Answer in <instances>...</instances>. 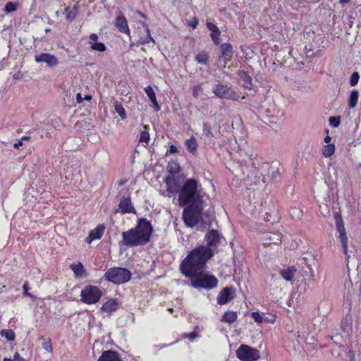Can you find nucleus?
Segmentation results:
<instances>
[{
  "label": "nucleus",
  "instance_id": "nucleus-39",
  "mask_svg": "<svg viewBox=\"0 0 361 361\" xmlns=\"http://www.w3.org/2000/svg\"><path fill=\"white\" fill-rule=\"evenodd\" d=\"M143 25L146 27V31L147 32V37L145 39L140 40L139 44H148L150 42H152L154 44H155L156 43L155 40L154 39V38L150 35V31H149V29L148 27V25L146 23H143Z\"/></svg>",
  "mask_w": 361,
  "mask_h": 361
},
{
  "label": "nucleus",
  "instance_id": "nucleus-37",
  "mask_svg": "<svg viewBox=\"0 0 361 361\" xmlns=\"http://www.w3.org/2000/svg\"><path fill=\"white\" fill-rule=\"evenodd\" d=\"M0 334L1 336L5 337L9 341H14L16 337L14 331L11 329H3Z\"/></svg>",
  "mask_w": 361,
  "mask_h": 361
},
{
  "label": "nucleus",
  "instance_id": "nucleus-28",
  "mask_svg": "<svg viewBox=\"0 0 361 361\" xmlns=\"http://www.w3.org/2000/svg\"><path fill=\"white\" fill-rule=\"evenodd\" d=\"M66 20L72 22L78 13V6L75 5L73 7L68 6L64 10Z\"/></svg>",
  "mask_w": 361,
  "mask_h": 361
},
{
  "label": "nucleus",
  "instance_id": "nucleus-46",
  "mask_svg": "<svg viewBox=\"0 0 361 361\" xmlns=\"http://www.w3.org/2000/svg\"><path fill=\"white\" fill-rule=\"evenodd\" d=\"M140 142L148 143L149 141V133L147 131H142L140 136Z\"/></svg>",
  "mask_w": 361,
  "mask_h": 361
},
{
  "label": "nucleus",
  "instance_id": "nucleus-8",
  "mask_svg": "<svg viewBox=\"0 0 361 361\" xmlns=\"http://www.w3.org/2000/svg\"><path fill=\"white\" fill-rule=\"evenodd\" d=\"M212 92L221 99L238 100L239 97L237 92L231 87L222 83L214 85Z\"/></svg>",
  "mask_w": 361,
  "mask_h": 361
},
{
  "label": "nucleus",
  "instance_id": "nucleus-50",
  "mask_svg": "<svg viewBox=\"0 0 361 361\" xmlns=\"http://www.w3.org/2000/svg\"><path fill=\"white\" fill-rule=\"evenodd\" d=\"M29 285H28V283L27 282H25L23 286V295H25V296H30L31 297L32 295L28 292V290H29Z\"/></svg>",
  "mask_w": 361,
  "mask_h": 361
},
{
  "label": "nucleus",
  "instance_id": "nucleus-40",
  "mask_svg": "<svg viewBox=\"0 0 361 361\" xmlns=\"http://www.w3.org/2000/svg\"><path fill=\"white\" fill-rule=\"evenodd\" d=\"M18 4L14 2H7L5 5L4 11L7 13L14 12L17 10Z\"/></svg>",
  "mask_w": 361,
  "mask_h": 361
},
{
  "label": "nucleus",
  "instance_id": "nucleus-47",
  "mask_svg": "<svg viewBox=\"0 0 361 361\" xmlns=\"http://www.w3.org/2000/svg\"><path fill=\"white\" fill-rule=\"evenodd\" d=\"M360 78V75L357 72H354L351 76L350 80V84L351 86H355L357 84L358 80Z\"/></svg>",
  "mask_w": 361,
  "mask_h": 361
},
{
  "label": "nucleus",
  "instance_id": "nucleus-29",
  "mask_svg": "<svg viewBox=\"0 0 361 361\" xmlns=\"http://www.w3.org/2000/svg\"><path fill=\"white\" fill-rule=\"evenodd\" d=\"M71 269L73 271L75 277L81 278L84 274L86 275V271L81 262L77 264H71Z\"/></svg>",
  "mask_w": 361,
  "mask_h": 361
},
{
  "label": "nucleus",
  "instance_id": "nucleus-36",
  "mask_svg": "<svg viewBox=\"0 0 361 361\" xmlns=\"http://www.w3.org/2000/svg\"><path fill=\"white\" fill-rule=\"evenodd\" d=\"M114 107H115L116 111L118 113V114L119 115L121 118L122 120L126 119V113L125 109L123 108V105L121 103L116 102Z\"/></svg>",
  "mask_w": 361,
  "mask_h": 361
},
{
  "label": "nucleus",
  "instance_id": "nucleus-14",
  "mask_svg": "<svg viewBox=\"0 0 361 361\" xmlns=\"http://www.w3.org/2000/svg\"><path fill=\"white\" fill-rule=\"evenodd\" d=\"M221 55L219 57V60H223L224 66L231 61L233 59V46L230 43L221 44L219 47Z\"/></svg>",
  "mask_w": 361,
  "mask_h": 361
},
{
  "label": "nucleus",
  "instance_id": "nucleus-31",
  "mask_svg": "<svg viewBox=\"0 0 361 361\" xmlns=\"http://www.w3.org/2000/svg\"><path fill=\"white\" fill-rule=\"evenodd\" d=\"M185 145L188 150L191 154H195L197 152V144L196 139L194 137H191L190 139L187 140L185 142Z\"/></svg>",
  "mask_w": 361,
  "mask_h": 361
},
{
  "label": "nucleus",
  "instance_id": "nucleus-4",
  "mask_svg": "<svg viewBox=\"0 0 361 361\" xmlns=\"http://www.w3.org/2000/svg\"><path fill=\"white\" fill-rule=\"evenodd\" d=\"M190 279L192 287L195 288H202L207 290L214 289L218 286V279L216 276L209 274L202 271L192 274L191 276H186Z\"/></svg>",
  "mask_w": 361,
  "mask_h": 361
},
{
  "label": "nucleus",
  "instance_id": "nucleus-52",
  "mask_svg": "<svg viewBox=\"0 0 361 361\" xmlns=\"http://www.w3.org/2000/svg\"><path fill=\"white\" fill-rule=\"evenodd\" d=\"M13 360L14 361H26V360L24 359L23 357H22L18 352L14 354Z\"/></svg>",
  "mask_w": 361,
  "mask_h": 361
},
{
  "label": "nucleus",
  "instance_id": "nucleus-18",
  "mask_svg": "<svg viewBox=\"0 0 361 361\" xmlns=\"http://www.w3.org/2000/svg\"><path fill=\"white\" fill-rule=\"evenodd\" d=\"M104 230L105 226L104 225L97 226L94 229L90 231L85 241L87 243H90L94 240L100 239L104 234Z\"/></svg>",
  "mask_w": 361,
  "mask_h": 361
},
{
  "label": "nucleus",
  "instance_id": "nucleus-2",
  "mask_svg": "<svg viewBox=\"0 0 361 361\" xmlns=\"http://www.w3.org/2000/svg\"><path fill=\"white\" fill-rule=\"evenodd\" d=\"M213 257V252L202 245L192 250L181 262L179 269L181 274L191 276L192 274L204 270L207 262Z\"/></svg>",
  "mask_w": 361,
  "mask_h": 361
},
{
  "label": "nucleus",
  "instance_id": "nucleus-51",
  "mask_svg": "<svg viewBox=\"0 0 361 361\" xmlns=\"http://www.w3.org/2000/svg\"><path fill=\"white\" fill-rule=\"evenodd\" d=\"M342 337L340 334H336L334 336L331 337V339L334 341V342L336 344H341V340Z\"/></svg>",
  "mask_w": 361,
  "mask_h": 361
},
{
  "label": "nucleus",
  "instance_id": "nucleus-1",
  "mask_svg": "<svg viewBox=\"0 0 361 361\" xmlns=\"http://www.w3.org/2000/svg\"><path fill=\"white\" fill-rule=\"evenodd\" d=\"M178 202L185 207L183 220L185 225L194 228L199 223L203 228L211 224V219L207 213H203V197L199 189L198 181L195 178L187 179L179 190Z\"/></svg>",
  "mask_w": 361,
  "mask_h": 361
},
{
  "label": "nucleus",
  "instance_id": "nucleus-63",
  "mask_svg": "<svg viewBox=\"0 0 361 361\" xmlns=\"http://www.w3.org/2000/svg\"><path fill=\"white\" fill-rule=\"evenodd\" d=\"M3 361H14V360H13V358L11 359V358H8V357H4Z\"/></svg>",
  "mask_w": 361,
  "mask_h": 361
},
{
  "label": "nucleus",
  "instance_id": "nucleus-13",
  "mask_svg": "<svg viewBox=\"0 0 361 361\" xmlns=\"http://www.w3.org/2000/svg\"><path fill=\"white\" fill-rule=\"evenodd\" d=\"M235 290L233 287H225L217 296V302L220 305H225L232 300L235 297Z\"/></svg>",
  "mask_w": 361,
  "mask_h": 361
},
{
  "label": "nucleus",
  "instance_id": "nucleus-62",
  "mask_svg": "<svg viewBox=\"0 0 361 361\" xmlns=\"http://www.w3.org/2000/svg\"><path fill=\"white\" fill-rule=\"evenodd\" d=\"M29 139H30V137H28V136H23V137L20 139V140H22V142H23V141H24V140H29Z\"/></svg>",
  "mask_w": 361,
  "mask_h": 361
},
{
  "label": "nucleus",
  "instance_id": "nucleus-55",
  "mask_svg": "<svg viewBox=\"0 0 361 361\" xmlns=\"http://www.w3.org/2000/svg\"><path fill=\"white\" fill-rule=\"evenodd\" d=\"M23 145V142H22V140H18V142H16L14 144L13 147H14V148H16V149H18V148H19L20 147H21Z\"/></svg>",
  "mask_w": 361,
  "mask_h": 361
},
{
  "label": "nucleus",
  "instance_id": "nucleus-45",
  "mask_svg": "<svg viewBox=\"0 0 361 361\" xmlns=\"http://www.w3.org/2000/svg\"><path fill=\"white\" fill-rule=\"evenodd\" d=\"M203 92V89L200 85H196L192 88V96L197 98Z\"/></svg>",
  "mask_w": 361,
  "mask_h": 361
},
{
  "label": "nucleus",
  "instance_id": "nucleus-9",
  "mask_svg": "<svg viewBox=\"0 0 361 361\" xmlns=\"http://www.w3.org/2000/svg\"><path fill=\"white\" fill-rule=\"evenodd\" d=\"M335 224L337 231L339 233V238L343 247V251L346 257H349L348 255V238L346 235L345 228L344 226L343 221L341 216L339 214L335 215Z\"/></svg>",
  "mask_w": 361,
  "mask_h": 361
},
{
  "label": "nucleus",
  "instance_id": "nucleus-60",
  "mask_svg": "<svg viewBox=\"0 0 361 361\" xmlns=\"http://www.w3.org/2000/svg\"><path fill=\"white\" fill-rule=\"evenodd\" d=\"M267 319V321H264V322H271V323H274L275 322V317H273L272 319H269L268 318H265Z\"/></svg>",
  "mask_w": 361,
  "mask_h": 361
},
{
  "label": "nucleus",
  "instance_id": "nucleus-42",
  "mask_svg": "<svg viewBox=\"0 0 361 361\" xmlns=\"http://www.w3.org/2000/svg\"><path fill=\"white\" fill-rule=\"evenodd\" d=\"M302 210L297 207H293L290 211V215L292 218L300 219L302 216Z\"/></svg>",
  "mask_w": 361,
  "mask_h": 361
},
{
  "label": "nucleus",
  "instance_id": "nucleus-27",
  "mask_svg": "<svg viewBox=\"0 0 361 361\" xmlns=\"http://www.w3.org/2000/svg\"><path fill=\"white\" fill-rule=\"evenodd\" d=\"M296 271L297 269H295V267L291 266L289 267L288 269L281 270L280 271V274L282 276V278L285 279L286 281H291L293 276H295Z\"/></svg>",
  "mask_w": 361,
  "mask_h": 361
},
{
  "label": "nucleus",
  "instance_id": "nucleus-6",
  "mask_svg": "<svg viewBox=\"0 0 361 361\" xmlns=\"http://www.w3.org/2000/svg\"><path fill=\"white\" fill-rule=\"evenodd\" d=\"M102 296V292L98 286L87 285L80 293V301L87 305L96 304Z\"/></svg>",
  "mask_w": 361,
  "mask_h": 361
},
{
  "label": "nucleus",
  "instance_id": "nucleus-38",
  "mask_svg": "<svg viewBox=\"0 0 361 361\" xmlns=\"http://www.w3.org/2000/svg\"><path fill=\"white\" fill-rule=\"evenodd\" d=\"M203 135L207 138H212L214 137V135L212 132V128L209 123H203Z\"/></svg>",
  "mask_w": 361,
  "mask_h": 361
},
{
  "label": "nucleus",
  "instance_id": "nucleus-43",
  "mask_svg": "<svg viewBox=\"0 0 361 361\" xmlns=\"http://www.w3.org/2000/svg\"><path fill=\"white\" fill-rule=\"evenodd\" d=\"M329 122L331 126L337 128L341 123V118L340 116H331L329 118Z\"/></svg>",
  "mask_w": 361,
  "mask_h": 361
},
{
  "label": "nucleus",
  "instance_id": "nucleus-58",
  "mask_svg": "<svg viewBox=\"0 0 361 361\" xmlns=\"http://www.w3.org/2000/svg\"><path fill=\"white\" fill-rule=\"evenodd\" d=\"M83 99L84 100L90 101L92 99V96L90 94H86Z\"/></svg>",
  "mask_w": 361,
  "mask_h": 361
},
{
  "label": "nucleus",
  "instance_id": "nucleus-5",
  "mask_svg": "<svg viewBox=\"0 0 361 361\" xmlns=\"http://www.w3.org/2000/svg\"><path fill=\"white\" fill-rule=\"evenodd\" d=\"M131 276L132 274L129 270L121 267L110 268L104 274L106 280L115 284H122L129 281Z\"/></svg>",
  "mask_w": 361,
  "mask_h": 361
},
{
  "label": "nucleus",
  "instance_id": "nucleus-57",
  "mask_svg": "<svg viewBox=\"0 0 361 361\" xmlns=\"http://www.w3.org/2000/svg\"><path fill=\"white\" fill-rule=\"evenodd\" d=\"M331 141V137L329 135H326L325 137H324V142L327 144H330V142Z\"/></svg>",
  "mask_w": 361,
  "mask_h": 361
},
{
  "label": "nucleus",
  "instance_id": "nucleus-56",
  "mask_svg": "<svg viewBox=\"0 0 361 361\" xmlns=\"http://www.w3.org/2000/svg\"><path fill=\"white\" fill-rule=\"evenodd\" d=\"M76 100L78 103H81L84 100V99L82 97L81 94L78 93L76 96Z\"/></svg>",
  "mask_w": 361,
  "mask_h": 361
},
{
  "label": "nucleus",
  "instance_id": "nucleus-7",
  "mask_svg": "<svg viewBox=\"0 0 361 361\" xmlns=\"http://www.w3.org/2000/svg\"><path fill=\"white\" fill-rule=\"evenodd\" d=\"M236 356L241 361H256L259 357V351L245 344H242L236 350Z\"/></svg>",
  "mask_w": 361,
  "mask_h": 361
},
{
  "label": "nucleus",
  "instance_id": "nucleus-35",
  "mask_svg": "<svg viewBox=\"0 0 361 361\" xmlns=\"http://www.w3.org/2000/svg\"><path fill=\"white\" fill-rule=\"evenodd\" d=\"M335 152V145L334 144H328L324 146L322 154L325 157H330Z\"/></svg>",
  "mask_w": 361,
  "mask_h": 361
},
{
  "label": "nucleus",
  "instance_id": "nucleus-33",
  "mask_svg": "<svg viewBox=\"0 0 361 361\" xmlns=\"http://www.w3.org/2000/svg\"><path fill=\"white\" fill-rule=\"evenodd\" d=\"M195 61L200 64L207 65L209 59V54L205 51H201L195 56Z\"/></svg>",
  "mask_w": 361,
  "mask_h": 361
},
{
  "label": "nucleus",
  "instance_id": "nucleus-21",
  "mask_svg": "<svg viewBox=\"0 0 361 361\" xmlns=\"http://www.w3.org/2000/svg\"><path fill=\"white\" fill-rule=\"evenodd\" d=\"M97 361H122L119 354L114 350L104 351Z\"/></svg>",
  "mask_w": 361,
  "mask_h": 361
},
{
  "label": "nucleus",
  "instance_id": "nucleus-30",
  "mask_svg": "<svg viewBox=\"0 0 361 361\" xmlns=\"http://www.w3.org/2000/svg\"><path fill=\"white\" fill-rule=\"evenodd\" d=\"M238 317L236 312L234 311H226L224 312V315L221 317V321L224 322H226L228 324H231L236 321Z\"/></svg>",
  "mask_w": 361,
  "mask_h": 361
},
{
  "label": "nucleus",
  "instance_id": "nucleus-26",
  "mask_svg": "<svg viewBox=\"0 0 361 361\" xmlns=\"http://www.w3.org/2000/svg\"><path fill=\"white\" fill-rule=\"evenodd\" d=\"M145 91L147 95L148 96L149 100L152 102L153 107L155 109V111H159L160 106L157 100L156 94H155V92H154L153 88L150 85H148L147 87H146L145 88Z\"/></svg>",
  "mask_w": 361,
  "mask_h": 361
},
{
  "label": "nucleus",
  "instance_id": "nucleus-20",
  "mask_svg": "<svg viewBox=\"0 0 361 361\" xmlns=\"http://www.w3.org/2000/svg\"><path fill=\"white\" fill-rule=\"evenodd\" d=\"M353 319L350 314H347L341 322V328L343 333L350 336L353 332Z\"/></svg>",
  "mask_w": 361,
  "mask_h": 361
},
{
  "label": "nucleus",
  "instance_id": "nucleus-32",
  "mask_svg": "<svg viewBox=\"0 0 361 361\" xmlns=\"http://www.w3.org/2000/svg\"><path fill=\"white\" fill-rule=\"evenodd\" d=\"M166 169H167V171L169 173L168 176H174V174L179 173V171L180 170V167L176 161L169 162Z\"/></svg>",
  "mask_w": 361,
  "mask_h": 361
},
{
  "label": "nucleus",
  "instance_id": "nucleus-15",
  "mask_svg": "<svg viewBox=\"0 0 361 361\" xmlns=\"http://www.w3.org/2000/svg\"><path fill=\"white\" fill-rule=\"evenodd\" d=\"M114 25L119 32L127 34L128 36L130 35L128 22L122 12L118 11Z\"/></svg>",
  "mask_w": 361,
  "mask_h": 361
},
{
  "label": "nucleus",
  "instance_id": "nucleus-41",
  "mask_svg": "<svg viewBox=\"0 0 361 361\" xmlns=\"http://www.w3.org/2000/svg\"><path fill=\"white\" fill-rule=\"evenodd\" d=\"M42 348L47 352H52V343L50 338H43Z\"/></svg>",
  "mask_w": 361,
  "mask_h": 361
},
{
  "label": "nucleus",
  "instance_id": "nucleus-24",
  "mask_svg": "<svg viewBox=\"0 0 361 361\" xmlns=\"http://www.w3.org/2000/svg\"><path fill=\"white\" fill-rule=\"evenodd\" d=\"M97 39L98 36L95 33H92L90 35L91 49L98 51H104L106 49L105 44L102 42H97Z\"/></svg>",
  "mask_w": 361,
  "mask_h": 361
},
{
  "label": "nucleus",
  "instance_id": "nucleus-44",
  "mask_svg": "<svg viewBox=\"0 0 361 361\" xmlns=\"http://www.w3.org/2000/svg\"><path fill=\"white\" fill-rule=\"evenodd\" d=\"M252 317L257 323H262L264 321H267V319H264L259 312H253L251 314Z\"/></svg>",
  "mask_w": 361,
  "mask_h": 361
},
{
  "label": "nucleus",
  "instance_id": "nucleus-11",
  "mask_svg": "<svg viewBox=\"0 0 361 361\" xmlns=\"http://www.w3.org/2000/svg\"><path fill=\"white\" fill-rule=\"evenodd\" d=\"M35 61L37 63H45L49 68H54L59 63V61L55 55L44 52L36 54Z\"/></svg>",
  "mask_w": 361,
  "mask_h": 361
},
{
  "label": "nucleus",
  "instance_id": "nucleus-12",
  "mask_svg": "<svg viewBox=\"0 0 361 361\" xmlns=\"http://www.w3.org/2000/svg\"><path fill=\"white\" fill-rule=\"evenodd\" d=\"M116 212H120L122 214L136 213V210L133 205L131 198L130 196L122 197L118 204V209L116 210Z\"/></svg>",
  "mask_w": 361,
  "mask_h": 361
},
{
  "label": "nucleus",
  "instance_id": "nucleus-22",
  "mask_svg": "<svg viewBox=\"0 0 361 361\" xmlns=\"http://www.w3.org/2000/svg\"><path fill=\"white\" fill-rule=\"evenodd\" d=\"M282 167L279 162H272L269 169V173H271L272 180L277 181L281 178Z\"/></svg>",
  "mask_w": 361,
  "mask_h": 361
},
{
  "label": "nucleus",
  "instance_id": "nucleus-23",
  "mask_svg": "<svg viewBox=\"0 0 361 361\" xmlns=\"http://www.w3.org/2000/svg\"><path fill=\"white\" fill-rule=\"evenodd\" d=\"M118 307V302H117V300L110 299L103 304V305L100 308V310L108 314H111L112 312L116 311Z\"/></svg>",
  "mask_w": 361,
  "mask_h": 361
},
{
  "label": "nucleus",
  "instance_id": "nucleus-25",
  "mask_svg": "<svg viewBox=\"0 0 361 361\" xmlns=\"http://www.w3.org/2000/svg\"><path fill=\"white\" fill-rule=\"evenodd\" d=\"M238 76L243 82V86L245 88L252 90L253 87L252 78L249 75L247 72L245 71H239Z\"/></svg>",
  "mask_w": 361,
  "mask_h": 361
},
{
  "label": "nucleus",
  "instance_id": "nucleus-10",
  "mask_svg": "<svg viewBox=\"0 0 361 361\" xmlns=\"http://www.w3.org/2000/svg\"><path fill=\"white\" fill-rule=\"evenodd\" d=\"M224 239L223 236L219 233L217 230L212 229L205 235L206 245H202L204 247H207L213 252V255L216 252V249L219 245L221 240Z\"/></svg>",
  "mask_w": 361,
  "mask_h": 361
},
{
  "label": "nucleus",
  "instance_id": "nucleus-59",
  "mask_svg": "<svg viewBox=\"0 0 361 361\" xmlns=\"http://www.w3.org/2000/svg\"><path fill=\"white\" fill-rule=\"evenodd\" d=\"M350 0H339V3L342 5L348 4Z\"/></svg>",
  "mask_w": 361,
  "mask_h": 361
},
{
  "label": "nucleus",
  "instance_id": "nucleus-61",
  "mask_svg": "<svg viewBox=\"0 0 361 361\" xmlns=\"http://www.w3.org/2000/svg\"><path fill=\"white\" fill-rule=\"evenodd\" d=\"M137 13H138L141 17H142L143 18H147V17H146V16H145V14H144L142 12H141V11H137Z\"/></svg>",
  "mask_w": 361,
  "mask_h": 361
},
{
  "label": "nucleus",
  "instance_id": "nucleus-64",
  "mask_svg": "<svg viewBox=\"0 0 361 361\" xmlns=\"http://www.w3.org/2000/svg\"><path fill=\"white\" fill-rule=\"evenodd\" d=\"M51 31V30L49 28H47L45 30V32L47 33V32H49Z\"/></svg>",
  "mask_w": 361,
  "mask_h": 361
},
{
  "label": "nucleus",
  "instance_id": "nucleus-17",
  "mask_svg": "<svg viewBox=\"0 0 361 361\" xmlns=\"http://www.w3.org/2000/svg\"><path fill=\"white\" fill-rule=\"evenodd\" d=\"M281 233H267L262 237L263 244L265 245H279L281 242Z\"/></svg>",
  "mask_w": 361,
  "mask_h": 361
},
{
  "label": "nucleus",
  "instance_id": "nucleus-48",
  "mask_svg": "<svg viewBox=\"0 0 361 361\" xmlns=\"http://www.w3.org/2000/svg\"><path fill=\"white\" fill-rule=\"evenodd\" d=\"M197 336H198V333H197L196 331H192V332H191L190 334H185L184 335L185 338H188L190 341H193Z\"/></svg>",
  "mask_w": 361,
  "mask_h": 361
},
{
  "label": "nucleus",
  "instance_id": "nucleus-3",
  "mask_svg": "<svg viewBox=\"0 0 361 361\" xmlns=\"http://www.w3.org/2000/svg\"><path fill=\"white\" fill-rule=\"evenodd\" d=\"M153 231L149 221L145 218L139 219L135 228L122 232L123 244L129 247L145 245L150 241Z\"/></svg>",
  "mask_w": 361,
  "mask_h": 361
},
{
  "label": "nucleus",
  "instance_id": "nucleus-49",
  "mask_svg": "<svg viewBox=\"0 0 361 361\" xmlns=\"http://www.w3.org/2000/svg\"><path fill=\"white\" fill-rule=\"evenodd\" d=\"M198 25V20L196 18H193L188 21V25L195 29Z\"/></svg>",
  "mask_w": 361,
  "mask_h": 361
},
{
  "label": "nucleus",
  "instance_id": "nucleus-34",
  "mask_svg": "<svg viewBox=\"0 0 361 361\" xmlns=\"http://www.w3.org/2000/svg\"><path fill=\"white\" fill-rule=\"evenodd\" d=\"M359 93L356 90H352L349 97V107L353 109L355 108L357 104Z\"/></svg>",
  "mask_w": 361,
  "mask_h": 361
},
{
  "label": "nucleus",
  "instance_id": "nucleus-16",
  "mask_svg": "<svg viewBox=\"0 0 361 361\" xmlns=\"http://www.w3.org/2000/svg\"><path fill=\"white\" fill-rule=\"evenodd\" d=\"M164 183L169 192L179 194L181 185L179 184L178 180L173 176H166L164 178Z\"/></svg>",
  "mask_w": 361,
  "mask_h": 361
},
{
  "label": "nucleus",
  "instance_id": "nucleus-54",
  "mask_svg": "<svg viewBox=\"0 0 361 361\" xmlns=\"http://www.w3.org/2000/svg\"><path fill=\"white\" fill-rule=\"evenodd\" d=\"M305 50L308 56L312 57L313 56V53L312 54H309L310 52H313V49L312 47H307L306 46L305 47Z\"/></svg>",
  "mask_w": 361,
  "mask_h": 361
},
{
  "label": "nucleus",
  "instance_id": "nucleus-19",
  "mask_svg": "<svg viewBox=\"0 0 361 361\" xmlns=\"http://www.w3.org/2000/svg\"><path fill=\"white\" fill-rule=\"evenodd\" d=\"M206 26L207 29L211 31L210 33V37L212 39L213 42L216 45H219L220 44V35H221V31L219 29V27L211 22H207Z\"/></svg>",
  "mask_w": 361,
  "mask_h": 361
},
{
  "label": "nucleus",
  "instance_id": "nucleus-53",
  "mask_svg": "<svg viewBox=\"0 0 361 361\" xmlns=\"http://www.w3.org/2000/svg\"><path fill=\"white\" fill-rule=\"evenodd\" d=\"M178 152V149L177 147L175 146V145H171L169 150H168V152L169 153H176Z\"/></svg>",
  "mask_w": 361,
  "mask_h": 361
}]
</instances>
